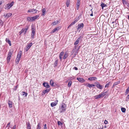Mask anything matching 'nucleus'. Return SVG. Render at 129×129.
<instances>
[{"instance_id": "f257e3e1", "label": "nucleus", "mask_w": 129, "mask_h": 129, "mask_svg": "<svg viewBox=\"0 0 129 129\" xmlns=\"http://www.w3.org/2000/svg\"><path fill=\"white\" fill-rule=\"evenodd\" d=\"M22 52L21 51H20L18 52L16 58V63L17 64H18L20 60V59L21 57Z\"/></svg>"}, {"instance_id": "f03ea898", "label": "nucleus", "mask_w": 129, "mask_h": 129, "mask_svg": "<svg viewBox=\"0 0 129 129\" xmlns=\"http://www.w3.org/2000/svg\"><path fill=\"white\" fill-rule=\"evenodd\" d=\"M66 109V105L64 104H63L61 107H60L59 110L60 113L64 112L65 111Z\"/></svg>"}, {"instance_id": "7ed1b4c3", "label": "nucleus", "mask_w": 129, "mask_h": 129, "mask_svg": "<svg viewBox=\"0 0 129 129\" xmlns=\"http://www.w3.org/2000/svg\"><path fill=\"white\" fill-rule=\"evenodd\" d=\"M12 54V52H11V51H10L8 53V54L7 58V62L8 63L10 61Z\"/></svg>"}, {"instance_id": "20e7f679", "label": "nucleus", "mask_w": 129, "mask_h": 129, "mask_svg": "<svg viewBox=\"0 0 129 129\" xmlns=\"http://www.w3.org/2000/svg\"><path fill=\"white\" fill-rule=\"evenodd\" d=\"M61 28V26H58L54 28L51 32V34L59 30Z\"/></svg>"}, {"instance_id": "39448f33", "label": "nucleus", "mask_w": 129, "mask_h": 129, "mask_svg": "<svg viewBox=\"0 0 129 129\" xmlns=\"http://www.w3.org/2000/svg\"><path fill=\"white\" fill-rule=\"evenodd\" d=\"M38 11L36 9H29L27 11L28 13H31L32 14L37 13Z\"/></svg>"}, {"instance_id": "423d86ee", "label": "nucleus", "mask_w": 129, "mask_h": 129, "mask_svg": "<svg viewBox=\"0 0 129 129\" xmlns=\"http://www.w3.org/2000/svg\"><path fill=\"white\" fill-rule=\"evenodd\" d=\"M33 44L31 43H30L28 44L26 46L25 50L26 51H27L28 49L30 48L32 45Z\"/></svg>"}, {"instance_id": "0eeeda50", "label": "nucleus", "mask_w": 129, "mask_h": 129, "mask_svg": "<svg viewBox=\"0 0 129 129\" xmlns=\"http://www.w3.org/2000/svg\"><path fill=\"white\" fill-rule=\"evenodd\" d=\"M14 2H12L10 3H9L6 5V7L7 8H10L12 7L14 4Z\"/></svg>"}, {"instance_id": "6e6552de", "label": "nucleus", "mask_w": 129, "mask_h": 129, "mask_svg": "<svg viewBox=\"0 0 129 129\" xmlns=\"http://www.w3.org/2000/svg\"><path fill=\"white\" fill-rule=\"evenodd\" d=\"M84 26L83 24L82 23L81 24H79L78 25V27L77 28V30H79L80 29H82L83 27Z\"/></svg>"}, {"instance_id": "1a4fd4ad", "label": "nucleus", "mask_w": 129, "mask_h": 129, "mask_svg": "<svg viewBox=\"0 0 129 129\" xmlns=\"http://www.w3.org/2000/svg\"><path fill=\"white\" fill-rule=\"evenodd\" d=\"M77 79L78 80L79 82L82 83L84 82L85 81V80L82 78L77 77Z\"/></svg>"}, {"instance_id": "9d476101", "label": "nucleus", "mask_w": 129, "mask_h": 129, "mask_svg": "<svg viewBox=\"0 0 129 129\" xmlns=\"http://www.w3.org/2000/svg\"><path fill=\"white\" fill-rule=\"evenodd\" d=\"M64 54V52L63 51L61 52L59 54V59L61 61L62 59V57Z\"/></svg>"}, {"instance_id": "9b49d317", "label": "nucleus", "mask_w": 129, "mask_h": 129, "mask_svg": "<svg viewBox=\"0 0 129 129\" xmlns=\"http://www.w3.org/2000/svg\"><path fill=\"white\" fill-rule=\"evenodd\" d=\"M103 87V85H101L100 84L98 83L97 82V88L100 89H102Z\"/></svg>"}, {"instance_id": "f8f14e48", "label": "nucleus", "mask_w": 129, "mask_h": 129, "mask_svg": "<svg viewBox=\"0 0 129 129\" xmlns=\"http://www.w3.org/2000/svg\"><path fill=\"white\" fill-rule=\"evenodd\" d=\"M80 5V1H79L78 0L77 1V3L76 4V7L77 9V10H78L79 8V7Z\"/></svg>"}, {"instance_id": "ddd939ff", "label": "nucleus", "mask_w": 129, "mask_h": 129, "mask_svg": "<svg viewBox=\"0 0 129 129\" xmlns=\"http://www.w3.org/2000/svg\"><path fill=\"white\" fill-rule=\"evenodd\" d=\"M81 38V37H79L78 38L76 41L74 43V45H77L78 44Z\"/></svg>"}, {"instance_id": "4468645a", "label": "nucleus", "mask_w": 129, "mask_h": 129, "mask_svg": "<svg viewBox=\"0 0 129 129\" xmlns=\"http://www.w3.org/2000/svg\"><path fill=\"white\" fill-rule=\"evenodd\" d=\"M43 84L44 87L47 88H48L50 87L49 85L47 83L44 82Z\"/></svg>"}, {"instance_id": "2eb2a0df", "label": "nucleus", "mask_w": 129, "mask_h": 129, "mask_svg": "<svg viewBox=\"0 0 129 129\" xmlns=\"http://www.w3.org/2000/svg\"><path fill=\"white\" fill-rule=\"evenodd\" d=\"M6 42L8 43L9 44L10 46H11V41L9 40L8 38H6Z\"/></svg>"}, {"instance_id": "dca6fc26", "label": "nucleus", "mask_w": 129, "mask_h": 129, "mask_svg": "<svg viewBox=\"0 0 129 129\" xmlns=\"http://www.w3.org/2000/svg\"><path fill=\"white\" fill-rule=\"evenodd\" d=\"M27 20L28 21H33V19L32 17H28L27 18Z\"/></svg>"}, {"instance_id": "f3484780", "label": "nucleus", "mask_w": 129, "mask_h": 129, "mask_svg": "<svg viewBox=\"0 0 129 129\" xmlns=\"http://www.w3.org/2000/svg\"><path fill=\"white\" fill-rule=\"evenodd\" d=\"M13 102L12 101H9L8 102L9 106L10 108H11L12 107Z\"/></svg>"}, {"instance_id": "a211bd4d", "label": "nucleus", "mask_w": 129, "mask_h": 129, "mask_svg": "<svg viewBox=\"0 0 129 129\" xmlns=\"http://www.w3.org/2000/svg\"><path fill=\"white\" fill-rule=\"evenodd\" d=\"M68 53L67 52H66L63 55V58L64 59H65L66 58L68 57Z\"/></svg>"}, {"instance_id": "6ab92c4d", "label": "nucleus", "mask_w": 129, "mask_h": 129, "mask_svg": "<svg viewBox=\"0 0 129 129\" xmlns=\"http://www.w3.org/2000/svg\"><path fill=\"white\" fill-rule=\"evenodd\" d=\"M96 78L95 77H91L89 78L88 80L90 81L94 80L96 79Z\"/></svg>"}, {"instance_id": "aec40b11", "label": "nucleus", "mask_w": 129, "mask_h": 129, "mask_svg": "<svg viewBox=\"0 0 129 129\" xmlns=\"http://www.w3.org/2000/svg\"><path fill=\"white\" fill-rule=\"evenodd\" d=\"M26 128L27 129H31V128L30 124L29 122H28L27 123Z\"/></svg>"}, {"instance_id": "412c9836", "label": "nucleus", "mask_w": 129, "mask_h": 129, "mask_svg": "<svg viewBox=\"0 0 129 129\" xmlns=\"http://www.w3.org/2000/svg\"><path fill=\"white\" fill-rule=\"evenodd\" d=\"M108 90L105 91V90H104V92H102L101 93L102 94V95L103 96H104L108 92Z\"/></svg>"}, {"instance_id": "4be33fe9", "label": "nucleus", "mask_w": 129, "mask_h": 129, "mask_svg": "<svg viewBox=\"0 0 129 129\" xmlns=\"http://www.w3.org/2000/svg\"><path fill=\"white\" fill-rule=\"evenodd\" d=\"M39 17V16L37 15L35 16L32 17L33 21H35L36 19H37Z\"/></svg>"}, {"instance_id": "5701e85b", "label": "nucleus", "mask_w": 129, "mask_h": 129, "mask_svg": "<svg viewBox=\"0 0 129 129\" xmlns=\"http://www.w3.org/2000/svg\"><path fill=\"white\" fill-rule=\"evenodd\" d=\"M86 85L88 87H91L95 86L93 84H90L88 83L86 84Z\"/></svg>"}, {"instance_id": "b1692460", "label": "nucleus", "mask_w": 129, "mask_h": 129, "mask_svg": "<svg viewBox=\"0 0 129 129\" xmlns=\"http://www.w3.org/2000/svg\"><path fill=\"white\" fill-rule=\"evenodd\" d=\"M59 23V21L57 20L56 21L52 23V24L53 25H55L58 24Z\"/></svg>"}, {"instance_id": "393cba45", "label": "nucleus", "mask_w": 129, "mask_h": 129, "mask_svg": "<svg viewBox=\"0 0 129 129\" xmlns=\"http://www.w3.org/2000/svg\"><path fill=\"white\" fill-rule=\"evenodd\" d=\"M50 91V90L49 89H46L45 90H43L42 91V93H43L44 94L45 93H46Z\"/></svg>"}, {"instance_id": "a878e982", "label": "nucleus", "mask_w": 129, "mask_h": 129, "mask_svg": "<svg viewBox=\"0 0 129 129\" xmlns=\"http://www.w3.org/2000/svg\"><path fill=\"white\" fill-rule=\"evenodd\" d=\"M78 19H76L74 21L72 22L70 24L71 25H73L75 23H76L77 21H78Z\"/></svg>"}, {"instance_id": "bb28decb", "label": "nucleus", "mask_w": 129, "mask_h": 129, "mask_svg": "<svg viewBox=\"0 0 129 129\" xmlns=\"http://www.w3.org/2000/svg\"><path fill=\"white\" fill-rule=\"evenodd\" d=\"M70 0H67L66 2V5L67 7H68L69 5Z\"/></svg>"}, {"instance_id": "cd10ccee", "label": "nucleus", "mask_w": 129, "mask_h": 129, "mask_svg": "<svg viewBox=\"0 0 129 129\" xmlns=\"http://www.w3.org/2000/svg\"><path fill=\"white\" fill-rule=\"evenodd\" d=\"M29 28V27L27 26H26V28L24 29V30H25V32H24V34H26V33L27 32V30Z\"/></svg>"}, {"instance_id": "c85d7f7f", "label": "nucleus", "mask_w": 129, "mask_h": 129, "mask_svg": "<svg viewBox=\"0 0 129 129\" xmlns=\"http://www.w3.org/2000/svg\"><path fill=\"white\" fill-rule=\"evenodd\" d=\"M41 124L40 123H38L37 125V129H41Z\"/></svg>"}, {"instance_id": "c756f323", "label": "nucleus", "mask_w": 129, "mask_h": 129, "mask_svg": "<svg viewBox=\"0 0 129 129\" xmlns=\"http://www.w3.org/2000/svg\"><path fill=\"white\" fill-rule=\"evenodd\" d=\"M107 5L106 4H105L102 3V4H101V6L102 7V9H103L104 7H105Z\"/></svg>"}, {"instance_id": "7c9ffc66", "label": "nucleus", "mask_w": 129, "mask_h": 129, "mask_svg": "<svg viewBox=\"0 0 129 129\" xmlns=\"http://www.w3.org/2000/svg\"><path fill=\"white\" fill-rule=\"evenodd\" d=\"M42 15L43 16H44L45 15V12L46 11V10L45 8L43 9H42Z\"/></svg>"}, {"instance_id": "2f4dec72", "label": "nucleus", "mask_w": 129, "mask_h": 129, "mask_svg": "<svg viewBox=\"0 0 129 129\" xmlns=\"http://www.w3.org/2000/svg\"><path fill=\"white\" fill-rule=\"evenodd\" d=\"M120 83V81H119L117 82H115L113 84V86H116L117 85L119 84Z\"/></svg>"}, {"instance_id": "473e14b6", "label": "nucleus", "mask_w": 129, "mask_h": 129, "mask_svg": "<svg viewBox=\"0 0 129 129\" xmlns=\"http://www.w3.org/2000/svg\"><path fill=\"white\" fill-rule=\"evenodd\" d=\"M110 82H109L108 83L106 84L105 86V88L108 87H109L110 84H111Z\"/></svg>"}, {"instance_id": "72a5a7b5", "label": "nucleus", "mask_w": 129, "mask_h": 129, "mask_svg": "<svg viewBox=\"0 0 129 129\" xmlns=\"http://www.w3.org/2000/svg\"><path fill=\"white\" fill-rule=\"evenodd\" d=\"M50 85L52 86H53L54 84V82L53 81L51 80L50 81Z\"/></svg>"}, {"instance_id": "f704fd0d", "label": "nucleus", "mask_w": 129, "mask_h": 129, "mask_svg": "<svg viewBox=\"0 0 129 129\" xmlns=\"http://www.w3.org/2000/svg\"><path fill=\"white\" fill-rule=\"evenodd\" d=\"M103 97V95H102V93L98 95H97V99L99 98Z\"/></svg>"}, {"instance_id": "c9c22d12", "label": "nucleus", "mask_w": 129, "mask_h": 129, "mask_svg": "<svg viewBox=\"0 0 129 129\" xmlns=\"http://www.w3.org/2000/svg\"><path fill=\"white\" fill-rule=\"evenodd\" d=\"M22 95L23 96H24L25 97L26 96L27 94V93H26L25 92H22Z\"/></svg>"}, {"instance_id": "e433bc0d", "label": "nucleus", "mask_w": 129, "mask_h": 129, "mask_svg": "<svg viewBox=\"0 0 129 129\" xmlns=\"http://www.w3.org/2000/svg\"><path fill=\"white\" fill-rule=\"evenodd\" d=\"M121 111L123 113H125L126 111V109L122 107L121 108Z\"/></svg>"}, {"instance_id": "4c0bfd02", "label": "nucleus", "mask_w": 129, "mask_h": 129, "mask_svg": "<svg viewBox=\"0 0 129 129\" xmlns=\"http://www.w3.org/2000/svg\"><path fill=\"white\" fill-rule=\"evenodd\" d=\"M56 104L54 102H52L51 104V107H53L56 105Z\"/></svg>"}, {"instance_id": "58836bf2", "label": "nucleus", "mask_w": 129, "mask_h": 129, "mask_svg": "<svg viewBox=\"0 0 129 129\" xmlns=\"http://www.w3.org/2000/svg\"><path fill=\"white\" fill-rule=\"evenodd\" d=\"M72 82L71 81H70L68 83V86L69 87H70L71 85Z\"/></svg>"}, {"instance_id": "ea45409f", "label": "nucleus", "mask_w": 129, "mask_h": 129, "mask_svg": "<svg viewBox=\"0 0 129 129\" xmlns=\"http://www.w3.org/2000/svg\"><path fill=\"white\" fill-rule=\"evenodd\" d=\"M25 30H24V28H22L21 31H20L19 32V33H20V34L21 35V34H22L23 33L25 32Z\"/></svg>"}, {"instance_id": "a19ab883", "label": "nucleus", "mask_w": 129, "mask_h": 129, "mask_svg": "<svg viewBox=\"0 0 129 129\" xmlns=\"http://www.w3.org/2000/svg\"><path fill=\"white\" fill-rule=\"evenodd\" d=\"M12 15V13H9L7 14L6 16H7L8 17H9L11 16Z\"/></svg>"}, {"instance_id": "79ce46f5", "label": "nucleus", "mask_w": 129, "mask_h": 129, "mask_svg": "<svg viewBox=\"0 0 129 129\" xmlns=\"http://www.w3.org/2000/svg\"><path fill=\"white\" fill-rule=\"evenodd\" d=\"M129 91V87L127 88V89H126L125 92V94H127L128 93Z\"/></svg>"}, {"instance_id": "37998d69", "label": "nucleus", "mask_w": 129, "mask_h": 129, "mask_svg": "<svg viewBox=\"0 0 129 129\" xmlns=\"http://www.w3.org/2000/svg\"><path fill=\"white\" fill-rule=\"evenodd\" d=\"M57 124L58 125H62L63 124V123H61L59 121H57Z\"/></svg>"}, {"instance_id": "c03bdc74", "label": "nucleus", "mask_w": 129, "mask_h": 129, "mask_svg": "<svg viewBox=\"0 0 129 129\" xmlns=\"http://www.w3.org/2000/svg\"><path fill=\"white\" fill-rule=\"evenodd\" d=\"M58 62V60H56L54 63V64L55 65V66H57V62Z\"/></svg>"}, {"instance_id": "a18cd8bd", "label": "nucleus", "mask_w": 129, "mask_h": 129, "mask_svg": "<svg viewBox=\"0 0 129 129\" xmlns=\"http://www.w3.org/2000/svg\"><path fill=\"white\" fill-rule=\"evenodd\" d=\"M32 33L33 34H35V29L33 28H32Z\"/></svg>"}, {"instance_id": "49530a36", "label": "nucleus", "mask_w": 129, "mask_h": 129, "mask_svg": "<svg viewBox=\"0 0 129 129\" xmlns=\"http://www.w3.org/2000/svg\"><path fill=\"white\" fill-rule=\"evenodd\" d=\"M35 34L31 33V38H33V39L34 38Z\"/></svg>"}, {"instance_id": "de8ad7c7", "label": "nucleus", "mask_w": 129, "mask_h": 129, "mask_svg": "<svg viewBox=\"0 0 129 129\" xmlns=\"http://www.w3.org/2000/svg\"><path fill=\"white\" fill-rule=\"evenodd\" d=\"M0 25L2 26L3 25V22L0 19Z\"/></svg>"}, {"instance_id": "09e8293b", "label": "nucleus", "mask_w": 129, "mask_h": 129, "mask_svg": "<svg viewBox=\"0 0 129 129\" xmlns=\"http://www.w3.org/2000/svg\"><path fill=\"white\" fill-rule=\"evenodd\" d=\"M129 99V94L127 95V96L126 98V101H128V100Z\"/></svg>"}, {"instance_id": "8fccbe9b", "label": "nucleus", "mask_w": 129, "mask_h": 129, "mask_svg": "<svg viewBox=\"0 0 129 129\" xmlns=\"http://www.w3.org/2000/svg\"><path fill=\"white\" fill-rule=\"evenodd\" d=\"M101 126H100V128L99 127V129H103V128L104 127L103 125L102 124H101Z\"/></svg>"}, {"instance_id": "3c124183", "label": "nucleus", "mask_w": 129, "mask_h": 129, "mask_svg": "<svg viewBox=\"0 0 129 129\" xmlns=\"http://www.w3.org/2000/svg\"><path fill=\"white\" fill-rule=\"evenodd\" d=\"M78 50H77V51L76 52H75V53H74V57H75V56L77 55V53H78Z\"/></svg>"}, {"instance_id": "603ef678", "label": "nucleus", "mask_w": 129, "mask_h": 129, "mask_svg": "<svg viewBox=\"0 0 129 129\" xmlns=\"http://www.w3.org/2000/svg\"><path fill=\"white\" fill-rule=\"evenodd\" d=\"M108 121L107 120H105L104 121V123L105 124H107L108 123Z\"/></svg>"}, {"instance_id": "864d4df0", "label": "nucleus", "mask_w": 129, "mask_h": 129, "mask_svg": "<svg viewBox=\"0 0 129 129\" xmlns=\"http://www.w3.org/2000/svg\"><path fill=\"white\" fill-rule=\"evenodd\" d=\"M10 122H9V123H8L6 126V127H8L9 126L10 124Z\"/></svg>"}, {"instance_id": "5fc2aeb1", "label": "nucleus", "mask_w": 129, "mask_h": 129, "mask_svg": "<svg viewBox=\"0 0 129 129\" xmlns=\"http://www.w3.org/2000/svg\"><path fill=\"white\" fill-rule=\"evenodd\" d=\"M75 51V50H74V49H73V50H72V54L73 53H74V52Z\"/></svg>"}, {"instance_id": "6e6d98bb", "label": "nucleus", "mask_w": 129, "mask_h": 129, "mask_svg": "<svg viewBox=\"0 0 129 129\" xmlns=\"http://www.w3.org/2000/svg\"><path fill=\"white\" fill-rule=\"evenodd\" d=\"M122 3L123 4H124L126 3V2L125 0L123 1L122 0Z\"/></svg>"}, {"instance_id": "4d7b16f0", "label": "nucleus", "mask_w": 129, "mask_h": 129, "mask_svg": "<svg viewBox=\"0 0 129 129\" xmlns=\"http://www.w3.org/2000/svg\"><path fill=\"white\" fill-rule=\"evenodd\" d=\"M74 69H75L76 70H78V68L76 67H74Z\"/></svg>"}, {"instance_id": "13d9d810", "label": "nucleus", "mask_w": 129, "mask_h": 129, "mask_svg": "<svg viewBox=\"0 0 129 129\" xmlns=\"http://www.w3.org/2000/svg\"><path fill=\"white\" fill-rule=\"evenodd\" d=\"M71 26H72V25H71V24H70L68 26V28H69L70 27H71Z\"/></svg>"}, {"instance_id": "bf43d9fd", "label": "nucleus", "mask_w": 129, "mask_h": 129, "mask_svg": "<svg viewBox=\"0 0 129 129\" xmlns=\"http://www.w3.org/2000/svg\"><path fill=\"white\" fill-rule=\"evenodd\" d=\"M80 46H79V47H78V49H77V50H76V51H77V50H78H78H79V48H80Z\"/></svg>"}, {"instance_id": "052dcab7", "label": "nucleus", "mask_w": 129, "mask_h": 129, "mask_svg": "<svg viewBox=\"0 0 129 129\" xmlns=\"http://www.w3.org/2000/svg\"><path fill=\"white\" fill-rule=\"evenodd\" d=\"M44 129H47V126H44Z\"/></svg>"}, {"instance_id": "680f3d73", "label": "nucleus", "mask_w": 129, "mask_h": 129, "mask_svg": "<svg viewBox=\"0 0 129 129\" xmlns=\"http://www.w3.org/2000/svg\"><path fill=\"white\" fill-rule=\"evenodd\" d=\"M77 47V46H75V49L74 50H75L76 49Z\"/></svg>"}, {"instance_id": "e2e57ef3", "label": "nucleus", "mask_w": 129, "mask_h": 129, "mask_svg": "<svg viewBox=\"0 0 129 129\" xmlns=\"http://www.w3.org/2000/svg\"><path fill=\"white\" fill-rule=\"evenodd\" d=\"M90 16H93V15L92 13H91V14H90Z\"/></svg>"}, {"instance_id": "0e129e2a", "label": "nucleus", "mask_w": 129, "mask_h": 129, "mask_svg": "<svg viewBox=\"0 0 129 129\" xmlns=\"http://www.w3.org/2000/svg\"><path fill=\"white\" fill-rule=\"evenodd\" d=\"M44 126H46V124H45L44 125Z\"/></svg>"}, {"instance_id": "69168bd1", "label": "nucleus", "mask_w": 129, "mask_h": 129, "mask_svg": "<svg viewBox=\"0 0 129 129\" xmlns=\"http://www.w3.org/2000/svg\"><path fill=\"white\" fill-rule=\"evenodd\" d=\"M107 127V126L106 125H105V126H104V128H106Z\"/></svg>"}, {"instance_id": "338daca9", "label": "nucleus", "mask_w": 129, "mask_h": 129, "mask_svg": "<svg viewBox=\"0 0 129 129\" xmlns=\"http://www.w3.org/2000/svg\"><path fill=\"white\" fill-rule=\"evenodd\" d=\"M2 4V2L1 1H0V5H1Z\"/></svg>"}, {"instance_id": "774afa93", "label": "nucleus", "mask_w": 129, "mask_h": 129, "mask_svg": "<svg viewBox=\"0 0 129 129\" xmlns=\"http://www.w3.org/2000/svg\"><path fill=\"white\" fill-rule=\"evenodd\" d=\"M128 18L129 19V15L128 16Z\"/></svg>"}]
</instances>
